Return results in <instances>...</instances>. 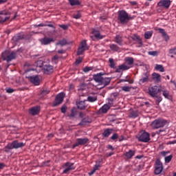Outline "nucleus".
Masks as SVG:
<instances>
[{"label": "nucleus", "instance_id": "obj_1", "mask_svg": "<svg viewBox=\"0 0 176 176\" xmlns=\"http://www.w3.org/2000/svg\"><path fill=\"white\" fill-rule=\"evenodd\" d=\"M24 146H25V143L23 142H19V140H14L12 142L8 143L5 146V152L6 153H9L12 149H19L20 148H24Z\"/></svg>", "mask_w": 176, "mask_h": 176}, {"label": "nucleus", "instance_id": "obj_2", "mask_svg": "<svg viewBox=\"0 0 176 176\" xmlns=\"http://www.w3.org/2000/svg\"><path fill=\"white\" fill-rule=\"evenodd\" d=\"M118 20L120 24L126 25V24H128L129 21L131 20V17L129 15V13H127L126 10H122L118 11Z\"/></svg>", "mask_w": 176, "mask_h": 176}, {"label": "nucleus", "instance_id": "obj_3", "mask_svg": "<svg viewBox=\"0 0 176 176\" xmlns=\"http://www.w3.org/2000/svg\"><path fill=\"white\" fill-rule=\"evenodd\" d=\"M162 91V87L158 85H150L148 88L147 93L151 97H156Z\"/></svg>", "mask_w": 176, "mask_h": 176}, {"label": "nucleus", "instance_id": "obj_4", "mask_svg": "<svg viewBox=\"0 0 176 176\" xmlns=\"http://www.w3.org/2000/svg\"><path fill=\"white\" fill-rule=\"evenodd\" d=\"M1 57L3 61H7V63H10L12 60H14L16 58V52H10L8 50L5 51L2 53Z\"/></svg>", "mask_w": 176, "mask_h": 176}, {"label": "nucleus", "instance_id": "obj_5", "mask_svg": "<svg viewBox=\"0 0 176 176\" xmlns=\"http://www.w3.org/2000/svg\"><path fill=\"white\" fill-rule=\"evenodd\" d=\"M166 124H167V120L159 118L153 121L151 126L153 129H160L164 127Z\"/></svg>", "mask_w": 176, "mask_h": 176}, {"label": "nucleus", "instance_id": "obj_6", "mask_svg": "<svg viewBox=\"0 0 176 176\" xmlns=\"http://www.w3.org/2000/svg\"><path fill=\"white\" fill-rule=\"evenodd\" d=\"M138 141L140 142H149L151 141V134L149 133L143 131L138 138Z\"/></svg>", "mask_w": 176, "mask_h": 176}, {"label": "nucleus", "instance_id": "obj_7", "mask_svg": "<svg viewBox=\"0 0 176 176\" xmlns=\"http://www.w3.org/2000/svg\"><path fill=\"white\" fill-rule=\"evenodd\" d=\"M86 50H89V46L87 45V41L86 40H83L78 47L77 55L82 56L83 52H86Z\"/></svg>", "mask_w": 176, "mask_h": 176}, {"label": "nucleus", "instance_id": "obj_8", "mask_svg": "<svg viewBox=\"0 0 176 176\" xmlns=\"http://www.w3.org/2000/svg\"><path fill=\"white\" fill-rule=\"evenodd\" d=\"M89 138H77L76 140L75 144H73L72 148L75 149L77 146H80L83 145H86V144H89Z\"/></svg>", "mask_w": 176, "mask_h": 176}, {"label": "nucleus", "instance_id": "obj_9", "mask_svg": "<svg viewBox=\"0 0 176 176\" xmlns=\"http://www.w3.org/2000/svg\"><path fill=\"white\" fill-rule=\"evenodd\" d=\"M10 19V12L9 10L0 11V23H5Z\"/></svg>", "mask_w": 176, "mask_h": 176}, {"label": "nucleus", "instance_id": "obj_10", "mask_svg": "<svg viewBox=\"0 0 176 176\" xmlns=\"http://www.w3.org/2000/svg\"><path fill=\"white\" fill-rule=\"evenodd\" d=\"M171 0H160L157 4V7L163 8V9H168L171 6Z\"/></svg>", "mask_w": 176, "mask_h": 176}, {"label": "nucleus", "instance_id": "obj_11", "mask_svg": "<svg viewBox=\"0 0 176 176\" xmlns=\"http://www.w3.org/2000/svg\"><path fill=\"white\" fill-rule=\"evenodd\" d=\"M162 171H163V164L162 163L160 160L157 159L155 161L154 173L157 175H159V174H160Z\"/></svg>", "mask_w": 176, "mask_h": 176}, {"label": "nucleus", "instance_id": "obj_12", "mask_svg": "<svg viewBox=\"0 0 176 176\" xmlns=\"http://www.w3.org/2000/svg\"><path fill=\"white\" fill-rule=\"evenodd\" d=\"M64 97H65V94H64V92L58 94L54 102V107H58V105H60V104H63V101H64Z\"/></svg>", "mask_w": 176, "mask_h": 176}, {"label": "nucleus", "instance_id": "obj_13", "mask_svg": "<svg viewBox=\"0 0 176 176\" xmlns=\"http://www.w3.org/2000/svg\"><path fill=\"white\" fill-rule=\"evenodd\" d=\"M63 168H65L63 170V174H68V173H69V171H72V170H75V166L74 163L67 162L63 165Z\"/></svg>", "mask_w": 176, "mask_h": 176}, {"label": "nucleus", "instance_id": "obj_14", "mask_svg": "<svg viewBox=\"0 0 176 176\" xmlns=\"http://www.w3.org/2000/svg\"><path fill=\"white\" fill-rule=\"evenodd\" d=\"M149 72H146L143 73L142 78L139 80V85H144V83H148L149 82Z\"/></svg>", "mask_w": 176, "mask_h": 176}, {"label": "nucleus", "instance_id": "obj_15", "mask_svg": "<svg viewBox=\"0 0 176 176\" xmlns=\"http://www.w3.org/2000/svg\"><path fill=\"white\" fill-rule=\"evenodd\" d=\"M28 80L35 86H39L41 84V80L39 79V77L38 76H29L27 77Z\"/></svg>", "mask_w": 176, "mask_h": 176}, {"label": "nucleus", "instance_id": "obj_16", "mask_svg": "<svg viewBox=\"0 0 176 176\" xmlns=\"http://www.w3.org/2000/svg\"><path fill=\"white\" fill-rule=\"evenodd\" d=\"M39 112H41V107L39 106H36L29 109V113H30V115H32V116L39 115Z\"/></svg>", "mask_w": 176, "mask_h": 176}, {"label": "nucleus", "instance_id": "obj_17", "mask_svg": "<svg viewBox=\"0 0 176 176\" xmlns=\"http://www.w3.org/2000/svg\"><path fill=\"white\" fill-rule=\"evenodd\" d=\"M40 42L41 45H50L52 42H54V39L53 38L44 37L40 39Z\"/></svg>", "mask_w": 176, "mask_h": 176}, {"label": "nucleus", "instance_id": "obj_18", "mask_svg": "<svg viewBox=\"0 0 176 176\" xmlns=\"http://www.w3.org/2000/svg\"><path fill=\"white\" fill-rule=\"evenodd\" d=\"M104 75H105V74L102 72L94 74L93 76L94 80H95V82H97L98 83H101L103 78L102 76H104Z\"/></svg>", "mask_w": 176, "mask_h": 176}, {"label": "nucleus", "instance_id": "obj_19", "mask_svg": "<svg viewBox=\"0 0 176 176\" xmlns=\"http://www.w3.org/2000/svg\"><path fill=\"white\" fill-rule=\"evenodd\" d=\"M91 34H93V35L95 36V38L96 39H104V35L101 34V33L100 32V31L94 29L91 32Z\"/></svg>", "mask_w": 176, "mask_h": 176}, {"label": "nucleus", "instance_id": "obj_20", "mask_svg": "<svg viewBox=\"0 0 176 176\" xmlns=\"http://www.w3.org/2000/svg\"><path fill=\"white\" fill-rule=\"evenodd\" d=\"M86 101H87V100H80L78 102H76V105H77V108L78 109H86Z\"/></svg>", "mask_w": 176, "mask_h": 176}, {"label": "nucleus", "instance_id": "obj_21", "mask_svg": "<svg viewBox=\"0 0 176 176\" xmlns=\"http://www.w3.org/2000/svg\"><path fill=\"white\" fill-rule=\"evenodd\" d=\"M43 69L44 74H46L47 75H49V74H53L54 72L53 66L50 65H45Z\"/></svg>", "mask_w": 176, "mask_h": 176}, {"label": "nucleus", "instance_id": "obj_22", "mask_svg": "<svg viewBox=\"0 0 176 176\" xmlns=\"http://www.w3.org/2000/svg\"><path fill=\"white\" fill-rule=\"evenodd\" d=\"M91 122V118L89 116H86L85 118H83L81 120V122L78 124V126H86L87 123Z\"/></svg>", "mask_w": 176, "mask_h": 176}, {"label": "nucleus", "instance_id": "obj_23", "mask_svg": "<svg viewBox=\"0 0 176 176\" xmlns=\"http://www.w3.org/2000/svg\"><path fill=\"white\" fill-rule=\"evenodd\" d=\"M114 42H116V43H118V45H119L120 46H122V45H123V36L121 34L116 35Z\"/></svg>", "mask_w": 176, "mask_h": 176}, {"label": "nucleus", "instance_id": "obj_24", "mask_svg": "<svg viewBox=\"0 0 176 176\" xmlns=\"http://www.w3.org/2000/svg\"><path fill=\"white\" fill-rule=\"evenodd\" d=\"M156 30L159 31L160 33L162 34V36H164V38L166 41H168V39H170V37L168 36V34L166 32V30H164V29H162L160 28H157Z\"/></svg>", "mask_w": 176, "mask_h": 176}, {"label": "nucleus", "instance_id": "obj_25", "mask_svg": "<svg viewBox=\"0 0 176 176\" xmlns=\"http://www.w3.org/2000/svg\"><path fill=\"white\" fill-rule=\"evenodd\" d=\"M152 78L157 83L162 82V76L156 72L153 73Z\"/></svg>", "mask_w": 176, "mask_h": 176}, {"label": "nucleus", "instance_id": "obj_26", "mask_svg": "<svg viewBox=\"0 0 176 176\" xmlns=\"http://www.w3.org/2000/svg\"><path fill=\"white\" fill-rule=\"evenodd\" d=\"M127 69H130V67L122 64L121 65H119L118 67L116 69V72H121V71H127Z\"/></svg>", "mask_w": 176, "mask_h": 176}, {"label": "nucleus", "instance_id": "obj_27", "mask_svg": "<svg viewBox=\"0 0 176 176\" xmlns=\"http://www.w3.org/2000/svg\"><path fill=\"white\" fill-rule=\"evenodd\" d=\"M110 108L111 106L108 105L107 104H105L99 109V112L100 113H107L108 111H109Z\"/></svg>", "mask_w": 176, "mask_h": 176}, {"label": "nucleus", "instance_id": "obj_28", "mask_svg": "<svg viewBox=\"0 0 176 176\" xmlns=\"http://www.w3.org/2000/svg\"><path fill=\"white\" fill-rule=\"evenodd\" d=\"M113 129H104V132L102 133V136L104 138H108L111 134H112Z\"/></svg>", "mask_w": 176, "mask_h": 176}, {"label": "nucleus", "instance_id": "obj_29", "mask_svg": "<svg viewBox=\"0 0 176 176\" xmlns=\"http://www.w3.org/2000/svg\"><path fill=\"white\" fill-rule=\"evenodd\" d=\"M111 80H112V78H102V81L100 82L101 85H104V86H108L111 83Z\"/></svg>", "mask_w": 176, "mask_h": 176}, {"label": "nucleus", "instance_id": "obj_30", "mask_svg": "<svg viewBox=\"0 0 176 176\" xmlns=\"http://www.w3.org/2000/svg\"><path fill=\"white\" fill-rule=\"evenodd\" d=\"M21 39H24V34L21 33L16 34L12 38V41H14V42H18V41H21Z\"/></svg>", "mask_w": 176, "mask_h": 176}, {"label": "nucleus", "instance_id": "obj_31", "mask_svg": "<svg viewBox=\"0 0 176 176\" xmlns=\"http://www.w3.org/2000/svg\"><path fill=\"white\" fill-rule=\"evenodd\" d=\"M134 155H135V151L133 150H129L128 152L124 153V156L126 157V159H132Z\"/></svg>", "mask_w": 176, "mask_h": 176}, {"label": "nucleus", "instance_id": "obj_32", "mask_svg": "<svg viewBox=\"0 0 176 176\" xmlns=\"http://www.w3.org/2000/svg\"><path fill=\"white\" fill-rule=\"evenodd\" d=\"M124 60L128 65H133L134 64V58L133 57L127 56Z\"/></svg>", "mask_w": 176, "mask_h": 176}, {"label": "nucleus", "instance_id": "obj_33", "mask_svg": "<svg viewBox=\"0 0 176 176\" xmlns=\"http://www.w3.org/2000/svg\"><path fill=\"white\" fill-rule=\"evenodd\" d=\"M109 47L112 52H120V47L118 46L116 44H111L109 45Z\"/></svg>", "mask_w": 176, "mask_h": 176}, {"label": "nucleus", "instance_id": "obj_34", "mask_svg": "<svg viewBox=\"0 0 176 176\" xmlns=\"http://www.w3.org/2000/svg\"><path fill=\"white\" fill-rule=\"evenodd\" d=\"M76 113H78V111L75 107H74L71 109V113L68 114V117L72 119V118L76 116Z\"/></svg>", "mask_w": 176, "mask_h": 176}, {"label": "nucleus", "instance_id": "obj_35", "mask_svg": "<svg viewBox=\"0 0 176 176\" xmlns=\"http://www.w3.org/2000/svg\"><path fill=\"white\" fill-rule=\"evenodd\" d=\"M71 6H79L80 1L79 0H68Z\"/></svg>", "mask_w": 176, "mask_h": 176}, {"label": "nucleus", "instance_id": "obj_36", "mask_svg": "<svg viewBox=\"0 0 176 176\" xmlns=\"http://www.w3.org/2000/svg\"><path fill=\"white\" fill-rule=\"evenodd\" d=\"M155 69L156 71H160V72H164V67L162 65H155Z\"/></svg>", "mask_w": 176, "mask_h": 176}, {"label": "nucleus", "instance_id": "obj_37", "mask_svg": "<svg viewBox=\"0 0 176 176\" xmlns=\"http://www.w3.org/2000/svg\"><path fill=\"white\" fill-rule=\"evenodd\" d=\"M131 89L132 87L130 86H123L121 87L122 91L125 93H130V91H131Z\"/></svg>", "mask_w": 176, "mask_h": 176}, {"label": "nucleus", "instance_id": "obj_38", "mask_svg": "<svg viewBox=\"0 0 176 176\" xmlns=\"http://www.w3.org/2000/svg\"><path fill=\"white\" fill-rule=\"evenodd\" d=\"M153 34V32H152L151 31L146 32L144 34L145 39H151L152 38Z\"/></svg>", "mask_w": 176, "mask_h": 176}, {"label": "nucleus", "instance_id": "obj_39", "mask_svg": "<svg viewBox=\"0 0 176 176\" xmlns=\"http://www.w3.org/2000/svg\"><path fill=\"white\" fill-rule=\"evenodd\" d=\"M169 54H173L170 56V57H171V58H174V56H176V47L170 49Z\"/></svg>", "mask_w": 176, "mask_h": 176}, {"label": "nucleus", "instance_id": "obj_40", "mask_svg": "<svg viewBox=\"0 0 176 176\" xmlns=\"http://www.w3.org/2000/svg\"><path fill=\"white\" fill-rule=\"evenodd\" d=\"M162 96H164V97H165V98H168L169 100L170 98V92H168V90H162Z\"/></svg>", "mask_w": 176, "mask_h": 176}, {"label": "nucleus", "instance_id": "obj_41", "mask_svg": "<svg viewBox=\"0 0 176 176\" xmlns=\"http://www.w3.org/2000/svg\"><path fill=\"white\" fill-rule=\"evenodd\" d=\"M153 98H154L155 100V102H156L157 105H159V104H160V102H162V100H163L162 98V97H160L157 95H155V96L153 97Z\"/></svg>", "mask_w": 176, "mask_h": 176}, {"label": "nucleus", "instance_id": "obj_42", "mask_svg": "<svg viewBox=\"0 0 176 176\" xmlns=\"http://www.w3.org/2000/svg\"><path fill=\"white\" fill-rule=\"evenodd\" d=\"M109 63L110 64L109 65L110 68H113V69L116 68V67L115 66V60H113V58H110L109 59Z\"/></svg>", "mask_w": 176, "mask_h": 176}, {"label": "nucleus", "instance_id": "obj_43", "mask_svg": "<svg viewBox=\"0 0 176 176\" xmlns=\"http://www.w3.org/2000/svg\"><path fill=\"white\" fill-rule=\"evenodd\" d=\"M97 100V96H88L87 101L89 102H96Z\"/></svg>", "mask_w": 176, "mask_h": 176}, {"label": "nucleus", "instance_id": "obj_44", "mask_svg": "<svg viewBox=\"0 0 176 176\" xmlns=\"http://www.w3.org/2000/svg\"><path fill=\"white\" fill-rule=\"evenodd\" d=\"M120 82H129V83H130V85H133L134 83V82L131 80H130V78H129V76L126 77V79H120Z\"/></svg>", "mask_w": 176, "mask_h": 176}, {"label": "nucleus", "instance_id": "obj_45", "mask_svg": "<svg viewBox=\"0 0 176 176\" xmlns=\"http://www.w3.org/2000/svg\"><path fill=\"white\" fill-rule=\"evenodd\" d=\"M35 65L38 68H42V67H43V60H37L35 63Z\"/></svg>", "mask_w": 176, "mask_h": 176}, {"label": "nucleus", "instance_id": "obj_46", "mask_svg": "<svg viewBox=\"0 0 176 176\" xmlns=\"http://www.w3.org/2000/svg\"><path fill=\"white\" fill-rule=\"evenodd\" d=\"M57 45H60V46H65V45H67V40L63 39L62 41H60L59 42H58L56 43Z\"/></svg>", "mask_w": 176, "mask_h": 176}, {"label": "nucleus", "instance_id": "obj_47", "mask_svg": "<svg viewBox=\"0 0 176 176\" xmlns=\"http://www.w3.org/2000/svg\"><path fill=\"white\" fill-rule=\"evenodd\" d=\"M80 17H82V14L79 11L76 14H74L73 16V18L76 19V20L80 19Z\"/></svg>", "mask_w": 176, "mask_h": 176}, {"label": "nucleus", "instance_id": "obj_48", "mask_svg": "<svg viewBox=\"0 0 176 176\" xmlns=\"http://www.w3.org/2000/svg\"><path fill=\"white\" fill-rule=\"evenodd\" d=\"M131 118H138V111H132L131 113Z\"/></svg>", "mask_w": 176, "mask_h": 176}, {"label": "nucleus", "instance_id": "obj_49", "mask_svg": "<svg viewBox=\"0 0 176 176\" xmlns=\"http://www.w3.org/2000/svg\"><path fill=\"white\" fill-rule=\"evenodd\" d=\"M172 160H173V155H171L169 156L165 157L166 163H170Z\"/></svg>", "mask_w": 176, "mask_h": 176}, {"label": "nucleus", "instance_id": "obj_50", "mask_svg": "<svg viewBox=\"0 0 176 176\" xmlns=\"http://www.w3.org/2000/svg\"><path fill=\"white\" fill-rule=\"evenodd\" d=\"M119 138V135H118V133H114L111 137V140H112L113 141H116V140H118Z\"/></svg>", "mask_w": 176, "mask_h": 176}, {"label": "nucleus", "instance_id": "obj_51", "mask_svg": "<svg viewBox=\"0 0 176 176\" xmlns=\"http://www.w3.org/2000/svg\"><path fill=\"white\" fill-rule=\"evenodd\" d=\"M115 98H108L107 99V101H108V104L109 105H113V101H114Z\"/></svg>", "mask_w": 176, "mask_h": 176}, {"label": "nucleus", "instance_id": "obj_52", "mask_svg": "<svg viewBox=\"0 0 176 176\" xmlns=\"http://www.w3.org/2000/svg\"><path fill=\"white\" fill-rule=\"evenodd\" d=\"M58 27H60V28H62V30H68V27H69V25H58Z\"/></svg>", "mask_w": 176, "mask_h": 176}, {"label": "nucleus", "instance_id": "obj_53", "mask_svg": "<svg viewBox=\"0 0 176 176\" xmlns=\"http://www.w3.org/2000/svg\"><path fill=\"white\" fill-rule=\"evenodd\" d=\"M91 69H93L91 67H85L83 69V72H89V71H91Z\"/></svg>", "mask_w": 176, "mask_h": 176}, {"label": "nucleus", "instance_id": "obj_54", "mask_svg": "<svg viewBox=\"0 0 176 176\" xmlns=\"http://www.w3.org/2000/svg\"><path fill=\"white\" fill-rule=\"evenodd\" d=\"M49 93H50V91L47 89H44L41 91L42 96H46V94H49Z\"/></svg>", "mask_w": 176, "mask_h": 176}, {"label": "nucleus", "instance_id": "obj_55", "mask_svg": "<svg viewBox=\"0 0 176 176\" xmlns=\"http://www.w3.org/2000/svg\"><path fill=\"white\" fill-rule=\"evenodd\" d=\"M82 61H83V58L79 57L78 59H76V65L80 64V63H82Z\"/></svg>", "mask_w": 176, "mask_h": 176}, {"label": "nucleus", "instance_id": "obj_56", "mask_svg": "<svg viewBox=\"0 0 176 176\" xmlns=\"http://www.w3.org/2000/svg\"><path fill=\"white\" fill-rule=\"evenodd\" d=\"M101 168V165L100 164H96L94 166V168L96 171H97V170H100V168Z\"/></svg>", "mask_w": 176, "mask_h": 176}, {"label": "nucleus", "instance_id": "obj_57", "mask_svg": "<svg viewBox=\"0 0 176 176\" xmlns=\"http://www.w3.org/2000/svg\"><path fill=\"white\" fill-rule=\"evenodd\" d=\"M5 167H6V164H5V163L0 162V171H2Z\"/></svg>", "mask_w": 176, "mask_h": 176}, {"label": "nucleus", "instance_id": "obj_58", "mask_svg": "<svg viewBox=\"0 0 176 176\" xmlns=\"http://www.w3.org/2000/svg\"><path fill=\"white\" fill-rule=\"evenodd\" d=\"M61 112H62V113H65L67 112V106L63 105L61 107Z\"/></svg>", "mask_w": 176, "mask_h": 176}, {"label": "nucleus", "instance_id": "obj_59", "mask_svg": "<svg viewBox=\"0 0 176 176\" xmlns=\"http://www.w3.org/2000/svg\"><path fill=\"white\" fill-rule=\"evenodd\" d=\"M136 42L139 45L138 47H141V46H142V40L141 39V38L137 40Z\"/></svg>", "mask_w": 176, "mask_h": 176}, {"label": "nucleus", "instance_id": "obj_60", "mask_svg": "<svg viewBox=\"0 0 176 176\" xmlns=\"http://www.w3.org/2000/svg\"><path fill=\"white\" fill-rule=\"evenodd\" d=\"M148 54L150 56H157V52L156 51L148 52Z\"/></svg>", "mask_w": 176, "mask_h": 176}, {"label": "nucleus", "instance_id": "obj_61", "mask_svg": "<svg viewBox=\"0 0 176 176\" xmlns=\"http://www.w3.org/2000/svg\"><path fill=\"white\" fill-rule=\"evenodd\" d=\"M6 90L9 94L14 93V89H13L12 88H7V89H6Z\"/></svg>", "mask_w": 176, "mask_h": 176}, {"label": "nucleus", "instance_id": "obj_62", "mask_svg": "<svg viewBox=\"0 0 176 176\" xmlns=\"http://www.w3.org/2000/svg\"><path fill=\"white\" fill-rule=\"evenodd\" d=\"M140 38L137 34H134L132 37L133 41H138Z\"/></svg>", "mask_w": 176, "mask_h": 176}, {"label": "nucleus", "instance_id": "obj_63", "mask_svg": "<svg viewBox=\"0 0 176 176\" xmlns=\"http://www.w3.org/2000/svg\"><path fill=\"white\" fill-rule=\"evenodd\" d=\"M107 149H110V151H115V148H113L111 144L107 146Z\"/></svg>", "mask_w": 176, "mask_h": 176}, {"label": "nucleus", "instance_id": "obj_64", "mask_svg": "<svg viewBox=\"0 0 176 176\" xmlns=\"http://www.w3.org/2000/svg\"><path fill=\"white\" fill-rule=\"evenodd\" d=\"M56 60H58V55H55L52 58V61H56Z\"/></svg>", "mask_w": 176, "mask_h": 176}]
</instances>
